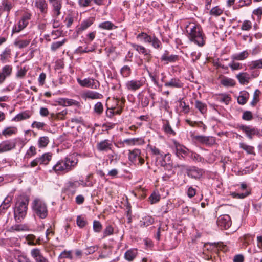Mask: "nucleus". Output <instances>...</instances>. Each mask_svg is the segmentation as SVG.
Returning <instances> with one entry per match:
<instances>
[{
  "label": "nucleus",
  "instance_id": "1",
  "mask_svg": "<svg viewBox=\"0 0 262 262\" xmlns=\"http://www.w3.org/2000/svg\"><path fill=\"white\" fill-rule=\"evenodd\" d=\"M78 159L76 156L71 155L59 160L52 167V171L57 174H62L73 170L77 166Z\"/></svg>",
  "mask_w": 262,
  "mask_h": 262
},
{
  "label": "nucleus",
  "instance_id": "2",
  "mask_svg": "<svg viewBox=\"0 0 262 262\" xmlns=\"http://www.w3.org/2000/svg\"><path fill=\"white\" fill-rule=\"evenodd\" d=\"M189 40L199 47H203L206 42V36L201 27L194 23L190 24L186 27Z\"/></svg>",
  "mask_w": 262,
  "mask_h": 262
},
{
  "label": "nucleus",
  "instance_id": "3",
  "mask_svg": "<svg viewBox=\"0 0 262 262\" xmlns=\"http://www.w3.org/2000/svg\"><path fill=\"white\" fill-rule=\"evenodd\" d=\"M29 198L25 195H20L17 199L14 207V217L16 222L23 221L26 216L28 210Z\"/></svg>",
  "mask_w": 262,
  "mask_h": 262
},
{
  "label": "nucleus",
  "instance_id": "4",
  "mask_svg": "<svg viewBox=\"0 0 262 262\" xmlns=\"http://www.w3.org/2000/svg\"><path fill=\"white\" fill-rule=\"evenodd\" d=\"M31 208L35 216L41 219H44L47 217L48 214L47 205L42 200L38 198L35 199L31 204Z\"/></svg>",
  "mask_w": 262,
  "mask_h": 262
},
{
  "label": "nucleus",
  "instance_id": "5",
  "mask_svg": "<svg viewBox=\"0 0 262 262\" xmlns=\"http://www.w3.org/2000/svg\"><path fill=\"white\" fill-rule=\"evenodd\" d=\"M31 14L29 12H25L23 15L21 19L17 23V25H15L12 28V33L14 34L19 33L24 29H25L29 24V20L31 18Z\"/></svg>",
  "mask_w": 262,
  "mask_h": 262
},
{
  "label": "nucleus",
  "instance_id": "6",
  "mask_svg": "<svg viewBox=\"0 0 262 262\" xmlns=\"http://www.w3.org/2000/svg\"><path fill=\"white\" fill-rule=\"evenodd\" d=\"M53 17L58 18L61 14L63 0H48Z\"/></svg>",
  "mask_w": 262,
  "mask_h": 262
},
{
  "label": "nucleus",
  "instance_id": "7",
  "mask_svg": "<svg viewBox=\"0 0 262 262\" xmlns=\"http://www.w3.org/2000/svg\"><path fill=\"white\" fill-rule=\"evenodd\" d=\"M77 82L82 87H86L92 89H98L100 87V84L99 81L92 78H86L83 80L77 78Z\"/></svg>",
  "mask_w": 262,
  "mask_h": 262
},
{
  "label": "nucleus",
  "instance_id": "8",
  "mask_svg": "<svg viewBox=\"0 0 262 262\" xmlns=\"http://www.w3.org/2000/svg\"><path fill=\"white\" fill-rule=\"evenodd\" d=\"M145 81L143 79H132L127 81L125 88L128 91L135 92L144 85Z\"/></svg>",
  "mask_w": 262,
  "mask_h": 262
},
{
  "label": "nucleus",
  "instance_id": "9",
  "mask_svg": "<svg viewBox=\"0 0 262 262\" xmlns=\"http://www.w3.org/2000/svg\"><path fill=\"white\" fill-rule=\"evenodd\" d=\"M192 139L195 143H199L206 145H211L215 143L214 138L210 136L193 135L192 136Z\"/></svg>",
  "mask_w": 262,
  "mask_h": 262
},
{
  "label": "nucleus",
  "instance_id": "10",
  "mask_svg": "<svg viewBox=\"0 0 262 262\" xmlns=\"http://www.w3.org/2000/svg\"><path fill=\"white\" fill-rule=\"evenodd\" d=\"M216 224L221 229H228L232 224L230 216L228 214L220 215L217 219Z\"/></svg>",
  "mask_w": 262,
  "mask_h": 262
},
{
  "label": "nucleus",
  "instance_id": "11",
  "mask_svg": "<svg viewBox=\"0 0 262 262\" xmlns=\"http://www.w3.org/2000/svg\"><path fill=\"white\" fill-rule=\"evenodd\" d=\"M128 159L133 163H135L138 161L140 165L144 163V159L141 157V150L139 149L129 150Z\"/></svg>",
  "mask_w": 262,
  "mask_h": 262
},
{
  "label": "nucleus",
  "instance_id": "12",
  "mask_svg": "<svg viewBox=\"0 0 262 262\" xmlns=\"http://www.w3.org/2000/svg\"><path fill=\"white\" fill-rule=\"evenodd\" d=\"M16 142L15 140H8L0 143V153L7 152L15 148Z\"/></svg>",
  "mask_w": 262,
  "mask_h": 262
},
{
  "label": "nucleus",
  "instance_id": "13",
  "mask_svg": "<svg viewBox=\"0 0 262 262\" xmlns=\"http://www.w3.org/2000/svg\"><path fill=\"white\" fill-rule=\"evenodd\" d=\"M94 21L95 18L94 17H89L82 21L76 28L75 31L77 34H80L83 31L86 30L94 23Z\"/></svg>",
  "mask_w": 262,
  "mask_h": 262
},
{
  "label": "nucleus",
  "instance_id": "14",
  "mask_svg": "<svg viewBox=\"0 0 262 262\" xmlns=\"http://www.w3.org/2000/svg\"><path fill=\"white\" fill-rule=\"evenodd\" d=\"M204 173L203 169L196 167H191L187 169V176L196 180L200 179Z\"/></svg>",
  "mask_w": 262,
  "mask_h": 262
},
{
  "label": "nucleus",
  "instance_id": "15",
  "mask_svg": "<svg viewBox=\"0 0 262 262\" xmlns=\"http://www.w3.org/2000/svg\"><path fill=\"white\" fill-rule=\"evenodd\" d=\"M81 97L85 100L87 99H101L103 98V95L97 92L86 90L81 94Z\"/></svg>",
  "mask_w": 262,
  "mask_h": 262
},
{
  "label": "nucleus",
  "instance_id": "16",
  "mask_svg": "<svg viewBox=\"0 0 262 262\" xmlns=\"http://www.w3.org/2000/svg\"><path fill=\"white\" fill-rule=\"evenodd\" d=\"M30 254L35 262H50L48 259L42 255L41 250L38 248L32 249Z\"/></svg>",
  "mask_w": 262,
  "mask_h": 262
},
{
  "label": "nucleus",
  "instance_id": "17",
  "mask_svg": "<svg viewBox=\"0 0 262 262\" xmlns=\"http://www.w3.org/2000/svg\"><path fill=\"white\" fill-rule=\"evenodd\" d=\"M112 147V142L108 139H105L97 143L96 145V148L99 151L107 152L108 150H111Z\"/></svg>",
  "mask_w": 262,
  "mask_h": 262
},
{
  "label": "nucleus",
  "instance_id": "18",
  "mask_svg": "<svg viewBox=\"0 0 262 262\" xmlns=\"http://www.w3.org/2000/svg\"><path fill=\"white\" fill-rule=\"evenodd\" d=\"M239 128L245 133L247 136L250 139H252L254 135H258L259 134V132L257 129L250 126L242 125L239 126Z\"/></svg>",
  "mask_w": 262,
  "mask_h": 262
},
{
  "label": "nucleus",
  "instance_id": "19",
  "mask_svg": "<svg viewBox=\"0 0 262 262\" xmlns=\"http://www.w3.org/2000/svg\"><path fill=\"white\" fill-rule=\"evenodd\" d=\"M35 6L39 10V13L42 16H45L48 10L46 0H35Z\"/></svg>",
  "mask_w": 262,
  "mask_h": 262
},
{
  "label": "nucleus",
  "instance_id": "20",
  "mask_svg": "<svg viewBox=\"0 0 262 262\" xmlns=\"http://www.w3.org/2000/svg\"><path fill=\"white\" fill-rule=\"evenodd\" d=\"M112 101L113 104L109 106L111 109L113 110H117L120 108L122 112L125 103V98H121V99L119 98H113Z\"/></svg>",
  "mask_w": 262,
  "mask_h": 262
},
{
  "label": "nucleus",
  "instance_id": "21",
  "mask_svg": "<svg viewBox=\"0 0 262 262\" xmlns=\"http://www.w3.org/2000/svg\"><path fill=\"white\" fill-rule=\"evenodd\" d=\"M164 85L166 87L180 89L183 86V83L178 78H173L165 82Z\"/></svg>",
  "mask_w": 262,
  "mask_h": 262
},
{
  "label": "nucleus",
  "instance_id": "22",
  "mask_svg": "<svg viewBox=\"0 0 262 262\" xmlns=\"http://www.w3.org/2000/svg\"><path fill=\"white\" fill-rule=\"evenodd\" d=\"M32 113L28 110L23 111L17 115H16L12 119V121L15 122H19L24 120H26L31 117Z\"/></svg>",
  "mask_w": 262,
  "mask_h": 262
},
{
  "label": "nucleus",
  "instance_id": "23",
  "mask_svg": "<svg viewBox=\"0 0 262 262\" xmlns=\"http://www.w3.org/2000/svg\"><path fill=\"white\" fill-rule=\"evenodd\" d=\"M144 143V141L142 138H134L131 139H126L124 140L121 144L124 145L126 144L127 145H142Z\"/></svg>",
  "mask_w": 262,
  "mask_h": 262
},
{
  "label": "nucleus",
  "instance_id": "24",
  "mask_svg": "<svg viewBox=\"0 0 262 262\" xmlns=\"http://www.w3.org/2000/svg\"><path fill=\"white\" fill-rule=\"evenodd\" d=\"M79 185V183L78 181H69L66 183L65 189L69 194L73 195L75 193L76 189Z\"/></svg>",
  "mask_w": 262,
  "mask_h": 262
},
{
  "label": "nucleus",
  "instance_id": "25",
  "mask_svg": "<svg viewBox=\"0 0 262 262\" xmlns=\"http://www.w3.org/2000/svg\"><path fill=\"white\" fill-rule=\"evenodd\" d=\"M204 248L208 250L212 251L213 252H217L219 250H222L224 248V245L219 243H208L204 245Z\"/></svg>",
  "mask_w": 262,
  "mask_h": 262
},
{
  "label": "nucleus",
  "instance_id": "26",
  "mask_svg": "<svg viewBox=\"0 0 262 262\" xmlns=\"http://www.w3.org/2000/svg\"><path fill=\"white\" fill-rule=\"evenodd\" d=\"M249 56V52L248 50H244L240 53L233 54L231 56L232 60H244L246 59Z\"/></svg>",
  "mask_w": 262,
  "mask_h": 262
},
{
  "label": "nucleus",
  "instance_id": "27",
  "mask_svg": "<svg viewBox=\"0 0 262 262\" xmlns=\"http://www.w3.org/2000/svg\"><path fill=\"white\" fill-rule=\"evenodd\" d=\"M236 78L238 80L241 84H247L250 81V75L247 72H242L236 75Z\"/></svg>",
  "mask_w": 262,
  "mask_h": 262
},
{
  "label": "nucleus",
  "instance_id": "28",
  "mask_svg": "<svg viewBox=\"0 0 262 262\" xmlns=\"http://www.w3.org/2000/svg\"><path fill=\"white\" fill-rule=\"evenodd\" d=\"M138 251L137 249H130L126 251L124 254V258L129 261H133L137 256Z\"/></svg>",
  "mask_w": 262,
  "mask_h": 262
},
{
  "label": "nucleus",
  "instance_id": "29",
  "mask_svg": "<svg viewBox=\"0 0 262 262\" xmlns=\"http://www.w3.org/2000/svg\"><path fill=\"white\" fill-rule=\"evenodd\" d=\"M12 8L13 4L11 1L9 0H3L2 1L1 10L3 12L6 11L7 12V16Z\"/></svg>",
  "mask_w": 262,
  "mask_h": 262
},
{
  "label": "nucleus",
  "instance_id": "30",
  "mask_svg": "<svg viewBox=\"0 0 262 262\" xmlns=\"http://www.w3.org/2000/svg\"><path fill=\"white\" fill-rule=\"evenodd\" d=\"M67 258L72 260L74 258L72 251L64 250L58 256L59 262H64V259Z\"/></svg>",
  "mask_w": 262,
  "mask_h": 262
},
{
  "label": "nucleus",
  "instance_id": "31",
  "mask_svg": "<svg viewBox=\"0 0 262 262\" xmlns=\"http://www.w3.org/2000/svg\"><path fill=\"white\" fill-rule=\"evenodd\" d=\"M221 83L226 87H232L235 85V81L227 77H223L220 81Z\"/></svg>",
  "mask_w": 262,
  "mask_h": 262
},
{
  "label": "nucleus",
  "instance_id": "32",
  "mask_svg": "<svg viewBox=\"0 0 262 262\" xmlns=\"http://www.w3.org/2000/svg\"><path fill=\"white\" fill-rule=\"evenodd\" d=\"M50 142L49 138L48 136L40 137L37 141L38 146L40 148H43L47 146Z\"/></svg>",
  "mask_w": 262,
  "mask_h": 262
},
{
  "label": "nucleus",
  "instance_id": "33",
  "mask_svg": "<svg viewBox=\"0 0 262 262\" xmlns=\"http://www.w3.org/2000/svg\"><path fill=\"white\" fill-rule=\"evenodd\" d=\"M194 106L202 114H204L207 112V105L199 100H196L195 101Z\"/></svg>",
  "mask_w": 262,
  "mask_h": 262
},
{
  "label": "nucleus",
  "instance_id": "34",
  "mask_svg": "<svg viewBox=\"0 0 262 262\" xmlns=\"http://www.w3.org/2000/svg\"><path fill=\"white\" fill-rule=\"evenodd\" d=\"M99 28L104 30H113L117 28V26H116L114 24L110 21H104L101 23L99 24Z\"/></svg>",
  "mask_w": 262,
  "mask_h": 262
},
{
  "label": "nucleus",
  "instance_id": "35",
  "mask_svg": "<svg viewBox=\"0 0 262 262\" xmlns=\"http://www.w3.org/2000/svg\"><path fill=\"white\" fill-rule=\"evenodd\" d=\"M130 46L139 54H143V55H146V53L150 51V50L140 45L132 43H130Z\"/></svg>",
  "mask_w": 262,
  "mask_h": 262
},
{
  "label": "nucleus",
  "instance_id": "36",
  "mask_svg": "<svg viewBox=\"0 0 262 262\" xmlns=\"http://www.w3.org/2000/svg\"><path fill=\"white\" fill-rule=\"evenodd\" d=\"M17 132V129L16 127L10 126L5 128L2 132V135L5 137L11 136L12 135L15 134Z\"/></svg>",
  "mask_w": 262,
  "mask_h": 262
},
{
  "label": "nucleus",
  "instance_id": "37",
  "mask_svg": "<svg viewBox=\"0 0 262 262\" xmlns=\"http://www.w3.org/2000/svg\"><path fill=\"white\" fill-rule=\"evenodd\" d=\"M162 129L166 134L169 136H174L176 135L175 132L172 129L168 121H166L164 122L162 126Z\"/></svg>",
  "mask_w": 262,
  "mask_h": 262
},
{
  "label": "nucleus",
  "instance_id": "38",
  "mask_svg": "<svg viewBox=\"0 0 262 262\" xmlns=\"http://www.w3.org/2000/svg\"><path fill=\"white\" fill-rule=\"evenodd\" d=\"M149 43H150L154 48L157 50H161L162 48L161 41L155 35L152 36L151 41Z\"/></svg>",
  "mask_w": 262,
  "mask_h": 262
},
{
  "label": "nucleus",
  "instance_id": "39",
  "mask_svg": "<svg viewBox=\"0 0 262 262\" xmlns=\"http://www.w3.org/2000/svg\"><path fill=\"white\" fill-rule=\"evenodd\" d=\"M38 158L39 159L40 164L47 165L52 159V154L50 153H45Z\"/></svg>",
  "mask_w": 262,
  "mask_h": 262
},
{
  "label": "nucleus",
  "instance_id": "40",
  "mask_svg": "<svg viewBox=\"0 0 262 262\" xmlns=\"http://www.w3.org/2000/svg\"><path fill=\"white\" fill-rule=\"evenodd\" d=\"M178 58V56L176 55L168 56V51H165V53L161 56V60L166 61L167 62H172L176 61Z\"/></svg>",
  "mask_w": 262,
  "mask_h": 262
},
{
  "label": "nucleus",
  "instance_id": "41",
  "mask_svg": "<svg viewBox=\"0 0 262 262\" xmlns=\"http://www.w3.org/2000/svg\"><path fill=\"white\" fill-rule=\"evenodd\" d=\"M11 49L9 48H6L5 50L0 54V60L3 62H5L6 60L10 56Z\"/></svg>",
  "mask_w": 262,
  "mask_h": 262
},
{
  "label": "nucleus",
  "instance_id": "42",
  "mask_svg": "<svg viewBox=\"0 0 262 262\" xmlns=\"http://www.w3.org/2000/svg\"><path fill=\"white\" fill-rule=\"evenodd\" d=\"M120 74L124 78H127L129 77L132 73V70L128 66H124L120 69Z\"/></svg>",
  "mask_w": 262,
  "mask_h": 262
},
{
  "label": "nucleus",
  "instance_id": "43",
  "mask_svg": "<svg viewBox=\"0 0 262 262\" xmlns=\"http://www.w3.org/2000/svg\"><path fill=\"white\" fill-rule=\"evenodd\" d=\"M152 36L148 35L145 32H141L137 36V38L141 41H143L145 43H149L151 41Z\"/></svg>",
  "mask_w": 262,
  "mask_h": 262
},
{
  "label": "nucleus",
  "instance_id": "44",
  "mask_svg": "<svg viewBox=\"0 0 262 262\" xmlns=\"http://www.w3.org/2000/svg\"><path fill=\"white\" fill-rule=\"evenodd\" d=\"M249 67L250 70L262 69V59L252 61L249 63Z\"/></svg>",
  "mask_w": 262,
  "mask_h": 262
},
{
  "label": "nucleus",
  "instance_id": "45",
  "mask_svg": "<svg viewBox=\"0 0 262 262\" xmlns=\"http://www.w3.org/2000/svg\"><path fill=\"white\" fill-rule=\"evenodd\" d=\"M141 226H148L152 224L154 222V219L151 216H146L141 221Z\"/></svg>",
  "mask_w": 262,
  "mask_h": 262
},
{
  "label": "nucleus",
  "instance_id": "46",
  "mask_svg": "<svg viewBox=\"0 0 262 262\" xmlns=\"http://www.w3.org/2000/svg\"><path fill=\"white\" fill-rule=\"evenodd\" d=\"M66 41V39H63L61 41H58L53 42L51 46V50L52 51H56L57 49H59L61 46H62L65 43Z\"/></svg>",
  "mask_w": 262,
  "mask_h": 262
},
{
  "label": "nucleus",
  "instance_id": "47",
  "mask_svg": "<svg viewBox=\"0 0 262 262\" xmlns=\"http://www.w3.org/2000/svg\"><path fill=\"white\" fill-rule=\"evenodd\" d=\"M239 146L241 148L246 151L247 154L254 155L255 154L254 148L253 146L247 145L244 143H241L239 144Z\"/></svg>",
  "mask_w": 262,
  "mask_h": 262
},
{
  "label": "nucleus",
  "instance_id": "48",
  "mask_svg": "<svg viewBox=\"0 0 262 262\" xmlns=\"http://www.w3.org/2000/svg\"><path fill=\"white\" fill-rule=\"evenodd\" d=\"M12 67L10 65H6L4 66L2 69V72L1 73L3 74L5 78L7 76H9L12 73Z\"/></svg>",
  "mask_w": 262,
  "mask_h": 262
},
{
  "label": "nucleus",
  "instance_id": "49",
  "mask_svg": "<svg viewBox=\"0 0 262 262\" xmlns=\"http://www.w3.org/2000/svg\"><path fill=\"white\" fill-rule=\"evenodd\" d=\"M188 149L183 146L180 145L176 147V155L178 157H183L184 155L187 154Z\"/></svg>",
  "mask_w": 262,
  "mask_h": 262
},
{
  "label": "nucleus",
  "instance_id": "50",
  "mask_svg": "<svg viewBox=\"0 0 262 262\" xmlns=\"http://www.w3.org/2000/svg\"><path fill=\"white\" fill-rule=\"evenodd\" d=\"M29 43V40H21L15 41L14 45L19 49H22L27 47Z\"/></svg>",
  "mask_w": 262,
  "mask_h": 262
},
{
  "label": "nucleus",
  "instance_id": "51",
  "mask_svg": "<svg viewBox=\"0 0 262 262\" xmlns=\"http://www.w3.org/2000/svg\"><path fill=\"white\" fill-rule=\"evenodd\" d=\"M36 154V149L34 146H31L28 150H27L25 155V158L29 159L32 156Z\"/></svg>",
  "mask_w": 262,
  "mask_h": 262
},
{
  "label": "nucleus",
  "instance_id": "52",
  "mask_svg": "<svg viewBox=\"0 0 262 262\" xmlns=\"http://www.w3.org/2000/svg\"><path fill=\"white\" fill-rule=\"evenodd\" d=\"M161 198L158 192H154L149 197L148 199L151 204H155L158 202Z\"/></svg>",
  "mask_w": 262,
  "mask_h": 262
},
{
  "label": "nucleus",
  "instance_id": "53",
  "mask_svg": "<svg viewBox=\"0 0 262 262\" xmlns=\"http://www.w3.org/2000/svg\"><path fill=\"white\" fill-rule=\"evenodd\" d=\"M121 113V111L120 108L117 110H113L108 106H107V109L106 111V115L109 118H112L115 115H120Z\"/></svg>",
  "mask_w": 262,
  "mask_h": 262
},
{
  "label": "nucleus",
  "instance_id": "54",
  "mask_svg": "<svg viewBox=\"0 0 262 262\" xmlns=\"http://www.w3.org/2000/svg\"><path fill=\"white\" fill-rule=\"evenodd\" d=\"M250 194V191L248 190H246V191L245 192L243 193H236L233 192L231 194V195L234 198L236 199H244L245 197L249 195Z\"/></svg>",
  "mask_w": 262,
  "mask_h": 262
},
{
  "label": "nucleus",
  "instance_id": "55",
  "mask_svg": "<svg viewBox=\"0 0 262 262\" xmlns=\"http://www.w3.org/2000/svg\"><path fill=\"white\" fill-rule=\"evenodd\" d=\"M76 223L79 228H82L86 225L87 221L84 217L79 215L77 217Z\"/></svg>",
  "mask_w": 262,
  "mask_h": 262
},
{
  "label": "nucleus",
  "instance_id": "56",
  "mask_svg": "<svg viewBox=\"0 0 262 262\" xmlns=\"http://www.w3.org/2000/svg\"><path fill=\"white\" fill-rule=\"evenodd\" d=\"M94 111L98 114H101L102 113L103 111V106L101 102H97L94 107Z\"/></svg>",
  "mask_w": 262,
  "mask_h": 262
},
{
  "label": "nucleus",
  "instance_id": "57",
  "mask_svg": "<svg viewBox=\"0 0 262 262\" xmlns=\"http://www.w3.org/2000/svg\"><path fill=\"white\" fill-rule=\"evenodd\" d=\"M252 28V23L250 20H245L243 21L241 30L244 31H249Z\"/></svg>",
  "mask_w": 262,
  "mask_h": 262
},
{
  "label": "nucleus",
  "instance_id": "58",
  "mask_svg": "<svg viewBox=\"0 0 262 262\" xmlns=\"http://www.w3.org/2000/svg\"><path fill=\"white\" fill-rule=\"evenodd\" d=\"M234 61L235 60H232V61L229 64V67L232 70H238L242 69L243 68L242 64L241 63L236 62Z\"/></svg>",
  "mask_w": 262,
  "mask_h": 262
},
{
  "label": "nucleus",
  "instance_id": "59",
  "mask_svg": "<svg viewBox=\"0 0 262 262\" xmlns=\"http://www.w3.org/2000/svg\"><path fill=\"white\" fill-rule=\"evenodd\" d=\"M114 233V228L111 225H108L106 227L103 231V237H106L109 235L113 234Z\"/></svg>",
  "mask_w": 262,
  "mask_h": 262
},
{
  "label": "nucleus",
  "instance_id": "60",
  "mask_svg": "<svg viewBox=\"0 0 262 262\" xmlns=\"http://www.w3.org/2000/svg\"><path fill=\"white\" fill-rule=\"evenodd\" d=\"M93 228L95 232H100L102 230V226L99 221L95 220L93 222Z\"/></svg>",
  "mask_w": 262,
  "mask_h": 262
},
{
  "label": "nucleus",
  "instance_id": "61",
  "mask_svg": "<svg viewBox=\"0 0 262 262\" xmlns=\"http://www.w3.org/2000/svg\"><path fill=\"white\" fill-rule=\"evenodd\" d=\"M223 13V10L218 6L213 7L210 12V14L212 15L219 16Z\"/></svg>",
  "mask_w": 262,
  "mask_h": 262
},
{
  "label": "nucleus",
  "instance_id": "62",
  "mask_svg": "<svg viewBox=\"0 0 262 262\" xmlns=\"http://www.w3.org/2000/svg\"><path fill=\"white\" fill-rule=\"evenodd\" d=\"M35 236L33 234H29L26 237V239L27 243L29 245L35 246L36 245L34 241L35 240Z\"/></svg>",
  "mask_w": 262,
  "mask_h": 262
},
{
  "label": "nucleus",
  "instance_id": "63",
  "mask_svg": "<svg viewBox=\"0 0 262 262\" xmlns=\"http://www.w3.org/2000/svg\"><path fill=\"white\" fill-rule=\"evenodd\" d=\"M46 126V124L44 122L33 121L31 124L32 128H36L38 129H42Z\"/></svg>",
  "mask_w": 262,
  "mask_h": 262
},
{
  "label": "nucleus",
  "instance_id": "64",
  "mask_svg": "<svg viewBox=\"0 0 262 262\" xmlns=\"http://www.w3.org/2000/svg\"><path fill=\"white\" fill-rule=\"evenodd\" d=\"M11 201V199H9L8 197H7L5 200L3 201V203L0 206V207L2 208V210L5 211L7 209H8L10 206V203Z\"/></svg>",
  "mask_w": 262,
  "mask_h": 262
}]
</instances>
